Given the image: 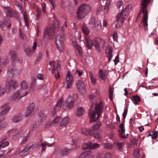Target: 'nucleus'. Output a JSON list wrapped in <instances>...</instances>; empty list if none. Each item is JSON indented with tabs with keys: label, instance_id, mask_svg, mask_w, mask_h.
Returning a JSON list of instances; mask_svg holds the SVG:
<instances>
[{
	"label": "nucleus",
	"instance_id": "1",
	"mask_svg": "<svg viewBox=\"0 0 158 158\" xmlns=\"http://www.w3.org/2000/svg\"><path fill=\"white\" fill-rule=\"evenodd\" d=\"M66 27L65 23L61 26L60 25L59 22L56 21L52 24H51L47 27L46 28L44 31V34L43 39L44 40H46L49 38H51L53 35L59 31V28L61 27L62 31L64 30V28Z\"/></svg>",
	"mask_w": 158,
	"mask_h": 158
},
{
	"label": "nucleus",
	"instance_id": "2",
	"mask_svg": "<svg viewBox=\"0 0 158 158\" xmlns=\"http://www.w3.org/2000/svg\"><path fill=\"white\" fill-rule=\"evenodd\" d=\"M150 0H142L141 2V10L140 12L138 14V17H140L141 12L144 14L143 21L142 22L143 26L145 28V30H148L147 26L148 20V13L147 10H145V9L147 8L148 4L149 3Z\"/></svg>",
	"mask_w": 158,
	"mask_h": 158
},
{
	"label": "nucleus",
	"instance_id": "3",
	"mask_svg": "<svg viewBox=\"0 0 158 158\" xmlns=\"http://www.w3.org/2000/svg\"><path fill=\"white\" fill-rule=\"evenodd\" d=\"M92 108H90L89 113L91 122L95 121L98 118L101 114L102 106V104L100 103L97 104L94 110H93Z\"/></svg>",
	"mask_w": 158,
	"mask_h": 158
},
{
	"label": "nucleus",
	"instance_id": "4",
	"mask_svg": "<svg viewBox=\"0 0 158 158\" xmlns=\"http://www.w3.org/2000/svg\"><path fill=\"white\" fill-rule=\"evenodd\" d=\"M91 7L90 5L85 4H83L78 9L77 17L78 19H82L89 13Z\"/></svg>",
	"mask_w": 158,
	"mask_h": 158
},
{
	"label": "nucleus",
	"instance_id": "5",
	"mask_svg": "<svg viewBox=\"0 0 158 158\" xmlns=\"http://www.w3.org/2000/svg\"><path fill=\"white\" fill-rule=\"evenodd\" d=\"M85 39L86 42L87 46L89 49H91L93 46L95 48L96 50L100 52L101 49L96 40V39L93 40H91L87 36L85 37Z\"/></svg>",
	"mask_w": 158,
	"mask_h": 158
},
{
	"label": "nucleus",
	"instance_id": "6",
	"mask_svg": "<svg viewBox=\"0 0 158 158\" xmlns=\"http://www.w3.org/2000/svg\"><path fill=\"white\" fill-rule=\"evenodd\" d=\"M89 25V27L91 29L94 28L97 31L101 29L102 27L101 21L98 20L96 21L94 17L90 18Z\"/></svg>",
	"mask_w": 158,
	"mask_h": 158
},
{
	"label": "nucleus",
	"instance_id": "7",
	"mask_svg": "<svg viewBox=\"0 0 158 158\" xmlns=\"http://www.w3.org/2000/svg\"><path fill=\"white\" fill-rule=\"evenodd\" d=\"M29 93L23 92L20 89H18L9 98L10 101H14L20 97V98L28 94Z\"/></svg>",
	"mask_w": 158,
	"mask_h": 158
},
{
	"label": "nucleus",
	"instance_id": "8",
	"mask_svg": "<svg viewBox=\"0 0 158 158\" xmlns=\"http://www.w3.org/2000/svg\"><path fill=\"white\" fill-rule=\"evenodd\" d=\"M56 44L57 48L60 52H63L64 47V38L60 35H58L56 36Z\"/></svg>",
	"mask_w": 158,
	"mask_h": 158
},
{
	"label": "nucleus",
	"instance_id": "9",
	"mask_svg": "<svg viewBox=\"0 0 158 158\" xmlns=\"http://www.w3.org/2000/svg\"><path fill=\"white\" fill-rule=\"evenodd\" d=\"M73 82V77L69 72L67 73L66 76V82L65 85L66 88L69 89L72 86Z\"/></svg>",
	"mask_w": 158,
	"mask_h": 158
},
{
	"label": "nucleus",
	"instance_id": "10",
	"mask_svg": "<svg viewBox=\"0 0 158 158\" xmlns=\"http://www.w3.org/2000/svg\"><path fill=\"white\" fill-rule=\"evenodd\" d=\"M20 71L15 68V65L14 63H12L11 65L9 66L8 69V74L9 75H13L14 74H20Z\"/></svg>",
	"mask_w": 158,
	"mask_h": 158
},
{
	"label": "nucleus",
	"instance_id": "11",
	"mask_svg": "<svg viewBox=\"0 0 158 158\" xmlns=\"http://www.w3.org/2000/svg\"><path fill=\"white\" fill-rule=\"evenodd\" d=\"M127 18L126 16L123 15V14H122L121 13L120 14L118 15L116 19V22L117 24H115V27H118L121 25L123 23L124 19Z\"/></svg>",
	"mask_w": 158,
	"mask_h": 158
},
{
	"label": "nucleus",
	"instance_id": "12",
	"mask_svg": "<svg viewBox=\"0 0 158 158\" xmlns=\"http://www.w3.org/2000/svg\"><path fill=\"white\" fill-rule=\"evenodd\" d=\"M73 102L70 98H68L64 102L62 106L63 108L65 109H70L72 108L73 106Z\"/></svg>",
	"mask_w": 158,
	"mask_h": 158
},
{
	"label": "nucleus",
	"instance_id": "13",
	"mask_svg": "<svg viewBox=\"0 0 158 158\" xmlns=\"http://www.w3.org/2000/svg\"><path fill=\"white\" fill-rule=\"evenodd\" d=\"M118 131L119 133L121 138L125 139L128 137V134H127L126 135H124L125 132V129L124 125L123 123H121L119 126Z\"/></svg>",
	"mask_w": 158,
	"mask_h": 158
},
{
	"label": "nucleus",
	"instance_id": "14",
	"mask_svg": "<svg viewBox=\"0 0 158 158\" xmlns=\"http://www.w3.org/2000/svg\"><path fill=\"white\" fill-rule=\"evenodd\" d=\"M77 86L78 89L82 94H84L86 91V88L85 84L83 81L81 80H79L77 83Z\"/></svg>",
	"mask_w": 158,
	"mask_h": 158
},
{
	"label": "nucleus",
	"instance_id": "15",
	"mask_svg": "<svg viewBox=\"0 0 158 158\" xmlns=\"http://www.w3.org/2000/svg\"><path fill=\"white\" fill-rule=\"evenodd\" d=\"M55 61L53 60L50 61L49 63L50 65L52 68V73L54 74V77L57 79L60 77V75L59 74V70H56L55 68Z\"/></svg>",
	"mask_w": 158,
	"mask_h": 158
},
{
	"label": "nucleus",
	"instance_id": "16",
	"mask_svg": "<svg viewBox=\"0 0 158 158\" xmlns=\"http://www.w3.org/2000/svg\"><path fill=\"white\" fill-rule=\"evenodd\" d=\"M20 89H19L23 92L25 93L28 92V91H26L29 87V85L28 83L25 81H22L20 83Z\"/></svg>",
	"mask_w": 158,
	"mask_h": 158
},
{
	"label": "nucleus",
	"instance_id": "17",
	"mask_svg": "<svg viewBox=\"0 0 158 158\" xmlns=\"http://www.w3.org/2000/svg\"><path fill=\"white\" fill-rule=\"evenodd\" d=\"M6 85L9 88H12L13 89H16L18 86V83L17 82L14 80H10L6 83Z\"/></svg>",
	"mask_w": 158,
	"mask_h": 158
},
{
	"label": "nucleus",
	"instance_id": "18",
	"mask_svg": "<svg viewBox=\"0 0 158 158\" xmlns=\"http://www.w3.org/2000/svg\"><path fill=\"white\" fill-rule=\"evenodd\" d=\"M132 7L131 5H128L125 9H123L121 13L127 17L131 10Z\"/></svg>",
	"mask_w": 158,
	"mask_h": 158
},
{
	"label": "nucleus",
	"instance_id": "19",
	"mask_svg": "<svg viewBox=\"0 0 158 158\" xmlns=\"http://www.w3.org/2000/svg\"><path fill=\"white\" fill-rule=\"evenodd\" d=\"M95 156L94 154H92L90 151H86L82 153L80 156L81 158H85L87 157L93 158Z\"/></svg>",
	"mask_w": 158,
	"mask_h": 158
},
{
	"label": "nucleus",
	"instance_id": "20",
	"mask_svg": "<svg viewBox=\"0 0 158 158\" xmlns=\"http://www.w3.org/2000/svg\"><path fill=\"white\" fill-rule=\"evenodd\" d=\"M4 8L5 10L6 15L8 16L12 17L14 15V14H17L9 6L4 7Z\"/></svg>",
	"mask_w": 158,
	"mask_h": 158
},
{
	"label": "nucleus",
	"instance_id": "21",
	"mask_svg": "<svg viewBox=\"0 0 158 158\" xmlns=\"http://www.w3.org/2000/svg\"><path fill=\"white\" fill-rule=\"evenodd\" d=\"M112 48L110 47H107L106 48V52L107 57L108 58L109 62L110 61L112 57Z\"/></svg>",
	"mask_w": 158,
	"mask_h": 158
},
{
	"label": "nucleus",
	"instance_id": "22",
	"mask_svg": "<svg viewBox=\"0 0 158 158\" xmlns=\"http://www.w3.org/2000/svg\"><path fill=\"white\" fill-rule=\"evenodd\" d=\"M33 149V144L28 145L24 150L19 152V154L21 156H22L25 153L30 152Z\"/></svg>",
	"mask_w": 158,
	"mask_h": 158
},
{
	"label": "nucleus",
	"instance_id": "23",
	"mask_svg": "<svg viewBox=\"0 0 158 158\" xmlns=\"http://www.w3.org/2000/svg\"><path fill=\"white\" fill-rule=\"evenodd\" d=\"M4 24H1L0 23V28L2 30H4V28H9L10 27L11 25L10 23V20L7 19H5L4 20Z\"/></svg>",
	"mask_w": 158,
	"mask_h": 158
},
{
	"label": "nucleus",
	"instance_id": "24",
	"mask_svg": "<svg viewBox=\"0 0 158 158\" xmlns=\"http://www.w3.org/2000/svg\"><path fill=\"white\" fill-rule=\"evenodd\" d=\"M98 76L101 79L104 81L106 80L107 76L106 71H103L102 69H100L98 73Z\"/></svg>",
	"mask_w": 158,
	"mask_h": 158
},
{
	"label": "nucleus",
	"instance_id": "25",
	"mask_svg": "<svg viewBox=\"0 0 158 158\" xmlns=\"http://www.w3.org/2000/svg\"><path fill=\"white\" fill-rule=\"evenodd\" d=\"M18 7L19 8V10L21 11V12L22 13H23L24 19L25 23V24L27 27L28 26V18L27 17V14L25 11L23 12V7L21 5L18 6Z\"/></svg>",
	"mask_w": 158,
	"mask_h": 158
},
{
	"label": "nucleus",
	"instance_id": "26",
	"mask_svg": "<svg viewBox=\"0 0 158 158\" xmlns=\"http://www.w3.org/2000/svg\"><path fill=\"white\" fill-rule=\"evenodd\" d=\"M61 118L60 116L56 117L49 124V126H56L58 125L60 122V123Z\"/></svg>",
	"mask_w": 158,
	"mask_h": 158
},
{
	"label": "nucleus",
	"instance_id": "27",
	"mask_svg": "<svg viewBox=\"0 0 158 158\" xmlns=\"http://www.w3.org/2000/svg\"><path fill=\"white\" fill-rule=\"evenodd\" d=\"M23 117L22 114H19L14 116L12 118V120L14 123H18L22 120Z\"/></svg>",
	"mask_w": 158,
	"mask_h": 158
},
{
	"label": "nucleus",
	"instance_id": "28",
	"mask_svg": "<svg viewBox=\"0 0 158 158\" xmlns=\"http://www.w3.org/2000/svg\"><path fill=\"white\" fill-rule=\"evenodd\" d=\"M81 131L83 134L86 135H91L93 134V130L88 128H83Z\"/></svg>",
	"mask_w": 158,
	"mask_h": 158
},
{
	"label": "nucleus",
	"instance_id": "29",
	"mask_svg": "<svg viewBox=\"0 0 158 158\" xmlns=\"http://www.w3.org/2000/svg\"><path fill=\"white\" fill-rule=\"evenodd\" d=\"M9 54L10 56L11 60L12 62H14L16 60L17 57V52L15 50H11Z\"/></svg>",
	"mask_w": 158,
	"mask_h": 158
},
{
	"label": "nucleus",
	"instance_id": "30",
	"mask_svg": "<svg viewBox=\"0 0 158 158\" xmlns=\"http://www.w3.org/2000/svg\"><path fill=\"white\" fill-rule=\"evenodd\" d=\"M102 144L103 145V147L104 148L107 149H111L113 147V145L110 143H108L106 141L104 142V141H102Z\"/></svg>",
	"mask_w": 158,
	"mask_h": 158
},
{
	"label": "nucleus",
	"instance_id": "31",
	"mask_svg": "<svg viewBox=\"0 0 158 158\" xmlns=\"http://www.w3.org/2000/svg\"><path fill=\"white\" fill-rule=\"evenodd\" d=\"M114 146L115 148L117 150H121L123 148L124 146L123 142H115L114 143Z\"/></svg>",
	"mask_w": 158,
	"mask_h": 158
},
{
	"label": "nucleus",
	"instance_id": "32",
	"mask_svg": "<svg viewBox=\"0 0 158 158\" xmlns=\"http://www.w3.org/2000/svg\"><path fill=\"white\" fill-rule=\"evenodd\" d=\"M51 144H50L46 141L43 142L41 143H38L37 145V147L41 146L42 147V151H44L46 149V148L45 147V146H48V147L51 146Z\"/></svg>",
	"mask_w": 158,
	"mask_h": 158
},
{
	"label": "nucleus",
	"instance_id": "33",
	"mask_svg": "<svg viewBox=\"0 0 158 158\" xmlns=\"http://www.w3.org/2000/svg\"><path fill=\"white\" fill-rule=\"evenodd\" d=\"M69 118L68 117L64 118L63 119L61 118V121L60 126L61 127L65 126L69 123Z\"/></svg>",
	"mask_w": 158,
	"mask_h": 158
},
{
	"label": "nucleus",
	"instance_id": "34",
	"mask_svg": "<svg viewBox=\"0 0 158 158\" xmlns=\"http://www.w3.org/2000/svg\"><path fill=\"white\" fill-rule=\"evenodd\" d=\"M24 50L27 56H30L32 54V50L28 46H26L24 48Z\"/></svg>",
	"mask_w": 158,
	"mask_h": 158
},
{
	"label": "nucleus",
	"instance_id": "35",
	"mask_svg": "<svg viewBox=\"0 0 158 158\" xmlns=\"http://www.w3.org/2000/svg\"><path fill=\"white\" fill-rule=\"evenodd\" d=\"M64 101L62 98H60L57 102V103L55 105L54 109L55 110H59L62 104Z\"/></svg>",
	"mask_w": 158,
	"mask_h": 158
},
{
	"label": "nucleus",
	"instance_id": "36",
	"mask_svg": "<svg viewBox=\"0 0 158 158\" xmlns=\"http://www.w3.org/2000/svg\"><path fill=\"white\" fill-rule=\"evenodd\" d=\"M39 116L41 122H44L47 118V116L43 112H40L39 114Z\"/></svg>",
	"mask_w": 158,
	"mask_h": 158
},
{
	"label": "nucleus",
	"instance_id": "37",
	"mask_svg": "<svg viewBox=\"0 0 158 158\" xmlns=\"http://www.w3.org/2000/svg\"><path fill=\"white\" fill-rule=\"evenodd\" d=\"M71 152V149L69 148H62L61 155L63 156H66L69 154Z\"/></svg>",
	"mask_w": 158,
	"mask_h": 158
},
{
	"label": "nucleus",
	"instance_id": "38",
	"mask_svg": "<svg viewBox=\"0 0 158 158\" xmlns=\"http://www.w3.org/2000/svg\"><path fill=\"white\" fill-rule=\"evenodd\" d=\"M73 42L74 43L73 45L75 48L77 49L78 51L79 55L81 56L82 55V50L81 48L79 47L78 45H77V43L76 42V40L75 39L74 40H72Z\"/></svg>",
	"mask_w": 158,
	"mask_h": 158
},
{
	"label": "nucleus",
	"instance_id": "39",
	"mask_svg": "<svg viewBox=\"0 0 158 158\" xmlns=\"http://www.w3.org/2000/svg\"><path fill=\"white\" fill-rule=\"evenodd\" d=\"M85 113L84 110L82 107L78 108L76 111V115L77 116L83 115Z\"/></svg>",
	"mask_w": 158,
	"mask_h": 158
},
{
	"label": "nucleus",
	"instance_id": "40",
	"mask_svg": "<svg viewBox=\"0 0 158 158\" xmlns=\"http://www.w3.org/2000/svg\"><path fill=\"white\" fill-rule=\"evenodd\" d=\"M110 1V0H107L105 2V5L104 9V11L105 14H107L108 12Z\"/></svg>",
	"mask_w": 158,
	"mask_h": 158
},
{
	"label": "nucleus",
	"instance_id": "41",
	"mask_svg": "<svg viewBox=\"0 0 158 158\" xmlns=\"http://www.w3.org/2000/svg\"><path fill=\"white\" fill-rule=\"evenodd\" d=\"M82 30L83 32L86 35H88L90 32L89 29L87 27L86 25L84 23L82 27Z\"/></svg>",
	"mask_w": 158,
	"mask_h": 158
},
{
	"label": "nucleus",
	"instance_id": "42",
	"mask_svg": "<svg viewBox=\"0 0 158 158\" xmlns=\"http://www.w3.org/2000/svg\"><path fill=\"white\" fill-rule=\"evenodd\" d=\"M10 109V107L9 106H7L6 108L4 109L0 113V117L4 116L9 111Z\"/></svg>",
	"mask_w": 158,
	"mask_h": 158
},
{
	"label": "nucleus",
	"instance_id": "43",
	"mask_svg": "<svg viewBox=\"0 0 158 158\" xmlns=\"http://www.w3.org/2000/svg\"><path fill=\"white\" fill-rule=\"evenodd\" d=\"M91 80L93 84L95 85L97 82L96 78L94 77L93 72L90 71L89 72Z\"/></svg>",
	"mask_w": 158,
	"mask_h": 158
},
{
	"label": "nucleus",
	"instance_id": "44",
	"mask_svg": "<svg viewBox=\"0 0 158 158\" xmlns=\"http://www.w3.org/2000/svg\"><path fill=\"white\" fill-rule=\"evenodd\" d=\"M91 143L90 142L84 143L82 146V149L84 150H86L87 149H91Z\"/></svg>",
	"mask_w": 158,
	"mask_h": 158
},
{
	"label": "nucleus",
	"instance_id": "45",
	"mask_svg": "<svg viewBox=\"0 0 158 158\" xmlns=\"http://www.w3.org/2000/svg\"><path fill=\"white\" fill-rule=\"evenodd\" d=\"M6 91V88L5 87H2V84H0V96L4 94Z\"/></svg>",
	"mask_w": 158,
	"mask_h": 158
},
{
	"label": "nucleus",
	"instance_id": "46",
	"mask_svg": "<svg viewBox=\"0 0 158 158\" xmlns=\"http://www.w3.org/2000/svg\"><path fill=\"white\" fill-rule=\"evenodd\" d=\"M101 123H95L92 126V130H93V132L94 131L98 130L101 126Z\"/></svg>",
	"mask_w": 158,
	"mask_h": 158
},
{
	"label": "nucleus",
	"instance_id": "47",
	"mask_svg": "<svg viewBox=\"0 0 158 158\" xmlns=\"http://www.w3.org/2000/svg\"><path fill=\"white\" fill-rule=\"evenodd\" d=\"M32 81L31 82L30 88V90H33L36 85L35 79L34 77H32Z\"/></svg>",
	"mask_w": 158,
	"mask_h": 158
},
{
	"label": "nucleus",
	"instance_id": "48",
	"mask_svg": "<svg viewBox=\"0 0 158 158\" xmlns=\"http://www.w3.org/2000/svg\"><path fill=\"white\" fill-rule=\"evenodd\" d=\"M73 73L75 76H81L83 74V72L78 70H75L73 71Z\"/></svg>",
	"mask_w": 158,
	"mask_h": 158
},
{
	"label": "nucleus",
	"instance_id": "49",
	"mask_svg": "<svg viewBox=\"0 0 158 158\" xmlns=\"http://www.w3.org/2000/svg\"><path fill=\"white\" fill-rule=\"evenodd\" d=\"M35 10L37 12L36 18L37 19H39L40 18V15L41 14V12L40 9L37 6H36V7H35Z\"/></svg>",
	"mask_w": 158,
	"mask_h": 158
},
{
	"label": "nucleus",
	"instance_id": "50",
	"mask_svg": "<svg viewBox=\"0 0 158 158\" xmlns=\"http://www.w3.org/2000/svg\"><path fill=\"white\" fill-rule=\"evenodd\" d=\"M0 60L1 58H0ZM8 62V60L6 58H2L0 62V66H4L7 64Z\"/></svg>",
	"mask_w": 158,
	"mask_h": 158
},
{
	"label": "nucleus",
	"instance_id": "51",
	"mask_svg": "<svg viewBox=\"0 0 158 158\" xmlns=\"http://www.w3.org/2000/svg\"><path fill=\"white\" fill-rule=\"evenodd\" d=\"M96 40L98 43H99L102 45V48L104 47L106 44L104 40L101 38H98L96 39Z\"/></svg>",
	"mask_w": 158,
	"mask_h": 158
},
{
	"label": "nucleus",
	"instance_id": "52",
	"mask_svg": "<svg viewBox=\"0 0 158 158\" xmlns=\"http://www.w3.org/2000/svg\"><path fill=\"white\" fill-rule=\"evenodd\" d=\"M94 132L92 135H93L94 138L98 139H101L102 138V136L99 133H94Z\"/></svg>",
	"mask_w": 158,
	"mask_h": 158
},
{
	"label": "nucleus",
	"instance_id": "53",
	"mask_svg": "<svg viewBox=\"0 0 158 158\" xmlns=\"http://www.w3.org/2000/svg\"><path fill=\"white\" fill-rule=\"evenodd\" d=\"M62 148L59 147H57L54 153L57 154H60L61 155V152H62Z\"/></svg>",
	"mask_w": 158,
	"mask_h": 158
},
{
	"label": "nucleus",
	"instance_id": "54",
	"mask_svg": "<svg viewBox=\"0 0 158 158\" xmlns=\"http://www.w3.org/2000/svg\"><path fill=\"white\" fill-rule=\"evenodd\" d=\"M35 104L34 103L32 102L29 104L27 108L33 112L35 109Z\"/></svg>",
	"mask_w": 158,
	"mask_h": 158
},
{
	"label": "nucleus",
	"instance_id": "55",
	"mask_svg": "<svg viewBox=\"0 0 158 158\" xmlns=\"http://www.w3.org/2000/svg\"><path fill=\"white\" fill-rule=\"evenodd\" d=\"M29 136L27 135V136H25L22 140V141L21 142L20 144L21 145H23L25 144L27 141Z\"/></svg>",
	"mask_w": 158,
	"mask_h": 158
},
{
	"label": "nucleus",
	"instance_id": "56",
	"mask_svg": "<svg viewBox=\"0 0 158 158\" xmlns=\"http://www.w3.org/2000/svg\"><path fill=\"white\" fill-rule=\"evenodd\" d=\"M113 91L114 90L111 87H110L109 90V97L110 99L112 100L113 98Z\"/></svg>",
	"mask_w": 158,
	"mask_h": 158
},
{
	"label": "nucleus",
	"instance_id": "57",
	"mask_svg": "<svg viewBox=\"0 0 158 158\" xmlns=\"http://www.w3.org/2000/svg\"><path fill=\"white\" fill-rule=\"evenodd\" d=\"M89 98L91 100V102L93 103H95L97 101L96 98L94 95H91L89 96Z\"/></svg>",
	"mask_w": 158,
	"mask_h": 158
},
{
	"label": "nucleus",
	"instance_id": "58",
	"mask_svg": "<svg viewBox=\"0 0 158 158\" xmlns=\"http://www.w3.org/2000/svg\"><path fill=\"white\" fill-rule=\"evenodd\" d=\"M140 153L139 149H135L134 151V155L136 157H138L139 156Z\"/></svg>",
	"mask_w": 158,
	"mask_h": 158
},
{
	"label": "nucleus",
	"instance_id": "59",
	"mask_svg": "<svg viewBox=\"0 0 158 158\" xmlns=\"http://www.w3.org/2000/svg\"><path fill=\"white\" fill-rule=\"evenodd\" d=\"M100 144L98 143H94L93 144L91 143V149H94L97 148H98L100 146Z\"/></svg>",
	"mask_w": 158,
	"mask_h": 158
},
{
	"label": "nucleus",
	"instance_id": "60",
	"mask_svg": "<svg viewBox=\"0 0 158 158\" xmlns=\"http://www.w3.org/2000/svg\"><path fill=\"white\" fill-rule=\"evenodd\" d=\"M9 143L8 141H6L5 142H4L3 143H2L0 145V149H2V148H3L5 147L6 146H7L9 144Z\"/></svg>",
	"mask_w": 158,
	"mask_h": 158
},
{
	"label": "nucleus",
	"instance_id": "61",
	"mask_svg": "<svg viewBox=\"0 0 158 158\" xmlns=\"http://www.w3.org/2000/svg\"><path fill=\"white\" fill-rule=\"evenodd\" d=\"M7 123L6 122H4L0 124V130L3 129L7 126Z\"/></svg>",
	"mask_w": 158,
	"mask_h": 158
},
{
	"label": "nucleus",
	"instance_id": "62",
	"mask_svg": "<svg viewBox=\"0 0 158 158\" xmlns=\"http://www.w3.org/2000/svg\"><path fill=\"white\" fill-rule=\"evenodd\" d=\"M123 4V1L122 0L118 1L116 3V6L118 8H120Z\"/></svg>",
	"mask_w": 158,
	"mask_h": 158
},
{
	"label": "nucleus",
	"instance_id": "63",
	"mask_svg": "<svg viewBox=\"0 0 158 158\" xmlns=\"http://www.w3.org/2000/svg\"><path fill=\"white\" fill-rule=\"evenodd\" d=\"M21 134L20 133H18L14 135L12 137L13 140H16L20 136Z\"/></svg>",
	"mask_w": 158,
	"mask_h": 158
},
{
	"label": "nucleus",
	"instance_id": "64",
	"mask_svg": "<svg viewBox=\"0 0 158 158\" xmlns=\"http://www.w3.org/2000/svg\"><path fill=\"white\" fill-rule=\"evenodd\" d=\"M103 157V158H111V154L110 152H107L104 154Z\"/></svg>",
	"mask_w": 158,
	"mask_h": 158
}]
</instances>
